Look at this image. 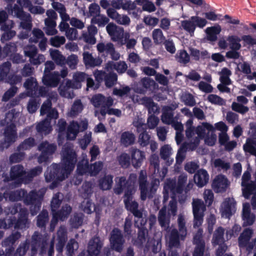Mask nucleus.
I'll return each instance as SVG.
<instances>
[{
	"instance_id": "f257e3e1",
	"label": "nucleus",
	"mask_w": 256,
	"mask_h": 256,
	"mask_svg": "<svg viewBox=\"0 0 256 256\" xmlns=\"http://www.w3.org/2000/svg\"><path fill=\"white\" fill-rule=\"evenodd\" d=\"M78 155L71 145H64L62 150L60 163L52 164L48 168L44 176L46 182H52L51 188L58 186L59 182L67 178L74 170Z\"/></svg>"
},
{
	"instance_id": "f03ea898",
	"label": "nucleus",
	"mask_w": 256,
	"mask_h": 256,
	"mask_svg": "<svg viewBox=\"0 0 256 256\" xmlns=\"http://www.w3.org/2000/svg\"><path fill=\"white\" fill-rule=\"evenodd\" d=\"M4 196L5 199L8 198V200L12 202L22 200L25 205L30 206V213L34 216L41 208L44 194L34 190L28 193L26 190L20 188L9 192H5Z\"/></svg>"
},
{
	"instance_id": "7ed1b4c3",
	"label": "nucleus",
	"mask_w": 256,
	"mask_h": 256,
	"mask_svg": "<svg viewBox=\"0 0 256 256\" xmlns=\"http://www.w3.org/2000/svg\"><path fill=\"white\" fill-rule=\"evenodd\" d=\"M137 180L136 175L131 174L128 179L124 176L116 178L115 181L117 182L116 187L113 188V191L117 194H121L124 191V202L126 209L132 212L138 208V203L132 201V195L136 191L135 184Z\"/></svg>"
},
{
	"instance_id": "20e7f679",
	"label": "nucleus",
	"mask_w": 256,
	"mask_h": 256,
	"mask_svg": "<svg viewBox=\"0 0 256 256\" xmlns=\"http://www.w3.org/2000/svg\"><path fill=\"white\" fill-rule=\"evenodd\" d=\"M14 110L9 112L6 114L4 120L8 124L4 128V140L0 141V150L3 151L4 148H8L17 138L16 128L14 124L12 123L14 118Z\"/></svg>"
},
{
	"instance_id": "39448f33",
	"label": "nucleus",
	"mask_w": 256,
	"mask_h": 256,
	"mask_svg": "<svg viewBox=\"0 0 256 256\" xmlns=\"http://www.w3.org/2000/svg\"><path fill=\"white\" fill-rule=\"evenodd\" d=\"M45 240L41 234L36 231L32 236L31 241L26 239L24 242H22L16 252L14 253V256H23L25 255L29 250L30 246V255L35 256L37 254L38 250L40 247L43 241Z\"/></svg>"
},
{
	"instance_id": "423d86ee",
	"label": "nucleus",
	"mask_w": 256,
	"mask_h": 256,
	"mask_svg": "<svg viewBox=\"0 0 256 256\" xmlns=\"http://www.w3.org/2000/svg\"><path fill=\"white\" fill-rule=\"evenodd\" d=\"M160 179L156 178L151 182L150 188H148L147 174L146 172L142 170L140 172L138 178L139 190L140 192V199L145 200L147 198H150L156 191L160 184Z\"/></svg>"
},
{
	"instance_id": "0eeeda50",
	"label": "nucleus",
	"mask_w": 256,
	"mask_h": 256,
	"mask_svg": "<svg viewBox=\"0 0 256 256\" xmlns=\"http://www.w3.org/2000/svg\"><path fill=\"white\" fill-rule=\"evenodd\" d=\"M91 102L95 108L100 107V114L102 116H104L106 114H112V98L109 96L106 98L100 94H96L92 96Z\"/></svg>"
},
{
	"instance_id": "6e6552de",
	"label": "nucleus",
	"mask_w": 256,
	"mask_h": 256,
	"mask_svg": "<svg viewBox=\"0 0 256 256\" xmlns=\"http://www.w3.org/2000/svg\"><path fill=\"white\" fill-rule=\"evenodd\" d=\"M192 206L194 214L193 226L196 228L200 226L203 222L206 206L204 202L200 199L194 200Z\"/></svg>"
},
{
	"instance_id": "1a4fd4ad",
	"label": "nucleus",
	"mask_w": 256,
	"mask_h": 256,
	"mask_svg": "<svg viewBox=\"0 0 256 256\" xmlns=\"http://www.w3.org/2000/svg\"><path fill=\"white\" fill-rule=\"evenodd\" d=\"M38 149L41 152L38 157V162H46L49 161L50 156L56 151V146L54 144H50L48 141H44L40 144Z\"/></svg>"
},
{
	"instance_id": "9d476101",
	"label": "nucleus",
	"mask_w": 256,
	"mask_h": 256,
	"mask_svg": "<svg viewBox=\"0 0 256 256\" xmlns=\"http://www.w3.org/2000/svg\"><path fill=\"white\" fill-rule=\"evenodd\" d=\"M21 237V234L18 232H12L8 236L5 238L2 242V244L6 247L5 252L8 255L12 256L14 252V245L16 242Z\"/></svg>"
},
{
	"instance_id": "9b49d317",
	"label": "nucleus",
	"mask_w": 256,
	"mask_h": 256,
	"mask_svg": "<svg viewBox=\"0 0 256 256\" xmlns=\"http://www.w3.org/2000/svg\"><path fill=\"white\" fill-rule=\"evenodd\" d=\"M125 239L122 231L118 228H113V250L121 252L124 248Z\"/></svg>"
},
{
	"instance_id": "f8f14e48",
	"label": "nucleus",
	"mask_w": 256,
	"mask_h": 256,
	"mask_svg": "<svg viewBox=\"0 0 256 256\" xmlns=\"http://www.w3.org/2000/svg\"><path fill=\"white\" fill-rule=\"evenodd\" d=\"M44 84L48 87L56 88L60 82V75L58 72L44 74L42 77Z\"/></svg>"
},
{
	"instance_id": "ddd939ff",
	"label": "nucleus",
	"mask_w": 256,
	"mask_h": 256,
	"mask_svg": "<svg viewBox=\"0 0 256 256\" xmlns=\"http://www.w3.org/2000/svg\"><path fill=\"white\" fill-rule=\"evenodd\" d=\"M236 202L234 198H226L222 203V217L230 218L235 212Z\"/></svg>"
},
{
	"instance_id": "4468645a",
	"label": "nucleus",
	"mask_w": 256,
	"mask_h": 256,
	"mask_svg": "<svg viewBox=\"0 0 256 256\" xmlns=\"http://www.w3.org/2000/svg\"><path fill=\"white\" fill-rule=\"evenodd\" d=\"M182 233L176 228H172L170 234L168 238V246L170 248H176L180 246V241L184 240L186 238V234H184L182 236Z\"/></svg>"
},
{
	"instance_id": "2eb2a0df",
	"label": "nucleus",
	"mask_w": 256,
	"mask_h": 256,
	"mask_svg": "<svg viewBox=\"0 0 256 256\" xmlns=\"http://www.w3.org/2000/svg\"><path fill=\"white\" fill-rule=\"evenodd\" d=\"M94 75L98 85L104 81L106 87H112V72L107 74L104 71L96 70L94 72Z\"/></svg>"
},
{
	"instance_id": "dca6fc26",
	"label": "nucleus",
	"mask_w": 256,
	"mask_h": 256,
	"mask_svg": "<svg viewBox=\"0 0 256 256\" xmlns=\"http://www.w3.org/2000/svg\"><path fill=\"white\" fill-rule=\"evenodd\" d=\"M252 130L254 129L252 132V136L253 139L247 138L246 143L244 145L243 148L245 152H248L252 156H256V127L250 126Z\"/></svg>"
},
{
	"instance_id": "f3484780",
	"label": "nucleus",
	"mask_w": 256,
	"mask_h": 256,
	"mask_svg": "<svg viewBox=\"0 0 256 256\" xmlns=\"http://www.w3.org/2000/svg\"><path fill=\"white\" fill-rule=\"evenodd\" d=\"M68 240L67 232L65 228L60 226L57 232V240L56 248V251L61 254Z\"/></svg>"
},
{
	"instance_id": "a211bd4d",
	"label": "nucleus",
	"mask_w": 256,
	"mask_h": 256,
	"mask_svg": "<svg viewBox=\"0 0 256 256\" xmlns=\"http://www.w3.org/2000/svg\"><path fill=\"white\" fill-rule=\"evenodd\" d=\"M131 162L135 168H140L145 158L144 152L138 149L132 148L130 150Z\"/></svg>"
},
{
	"instance_id": "6ab92c4d",
	"label": "nucleus",
	"mask_w": 256,
	"mask_h": 256,
	"mask_svg": "<svg viewBox=\"0 0 256 256\" xmlns=\"http://www.w3.org/2000/svg\"><path fill=\"white\" fill-rule=\"evenodd\" d=\"M102 244L98 237L92 238L89 241L87 252L89 256H98L100 253Z\"/></svg>"
},
{
	"instance_id": "aec40b11",
	"label": "nucleus",
	"mask_w": 256,
	"mask_h": 256,
	"mask_svg": "<svg viewBox=\"0 0 256 256\" xmlns=\"http://www.w3.org/2000/svg\"><path fill=\"white\" fill-rule=\"evenodd\" d=\"M194 180L198 186L202 188L208 183L209 174L206 170L202 168L197 170L195 173Z\"/></svg>"
},
{
	"instance_id": "412c9836",
	"label": "nucleus",
	"mask_w": 256,
	"mask_h": 256,
	"mask_svg": "<svg viewBox=\"0 0 256 256\" xmlns=\"http://www.w3.org/2000/svg\"><path fill=\"white\" fill-rule=\"evenodd\" d=\"M155 82L149 78H142L138 84L134 88L135 92L140 94H144L148 89L155 84Z\"/></svg>"
},
{
	"instance_id": "4be33fe9",
	"label": "nucleus",
	"mask_w": 256,
	"mask_h": 256,
	"mask_svg": "<svg viewBox=\"0 0 256 256\" xmlns=\"http://www.w3.org/2000/svg\"><path fill=\"white\" fill-rule=\"evenodd\" d=\"M212 185L217 192H224L228 186V178L224 175H218L213 180Z\"/></svg>"
},
{
	"instance_id": "5701e85b",
	"label": "nucleus",
	"mask_w": 256,
	"mask_h": 256,
	"mask_svg": "<svg viewBox=\"0 0 256 256\" xmlns=\"http://www.w3.org/2000/svg\"><path fill=\"white\" fill-rule=\"evenodd\" d=\"M175 108L170 106H165L162 107L161 120L163 123L170 124L174 122V111Z\"/></svg>"
},
{
	"instance_id": "b1692460",
	"label": "nucleus",
	"mask_w": 256,
	"mask_h": 256,
	"mask_svg": "<svg viewBox=\"0 0 256 256\" xmlns=\"http://www.w3.org/2000/svg\"><path fill=\"white\" fill-rule=\"evenodd\" d=\"M26 172L22 166L18 164L12 167L10 172V176L12 180H18L21 183L24 179Z\"/></svg>"
},
{
	"instance_id": "393cba45",
	"label": "nucleus",
	"mask_w": 256,
	"mask_h": 256,
	"mask_svg": "<svg viewBox=\"0 0 256 256\" xmlns=\"http://www.w3.org/2000/svg\"><path fill=\"white\" fill-rule=\"evenodd\" d=\"M28 222V212L26 208H21L18 214V218L16 220L14 226L15 229H22L26 226Z\"/></svg>"
},
{
	"instance_id": "a878e982",
	"label": "nucleus",
	"mask_w": 256,
	"mask_h": 256,
	"mask_svg": "<svg viewBox=\"0 0 256 256\" xmlns=\"http://www.w3.org/2000/svg\"><path fill=\"white\" fill-rule=\"evenodd\" d=\"M24 85L28 90V96L31 97L37 96L38 83L36 79L30 77L26 80Z\"/></svg>"
},
{
	"instance_id": "bb28decb",
	"label": "nucleus",
	"mask_w": 256,
	"mask_h": 256,
	"mask_svg": "<svg viewBox=\"0 0 256 256\" xmlns=\"http://www.w3.org/2000/svg\"><path fill=\"white\" fill-rule=\"evenodd\" d=\"M124 28L113 24V42H118L121 44H124L129 36L128 34H126L124 39Z\"/></svg>"
},
{
	"instance_id": "cd10ccee",
	"label": "nucleus",
	"mask_w": 256,
	"mask_h": 256,
	"mask_svg": "<svg viewBox=\"0 0 256 256\" xmlns=\"http://www.w3.org/2000/svg\"><path fill=\"white\" fill-rule=\"evenodd\" d=\"M88 76V74H85L84 72H78L75 73L73 76V80L74 82L72 83L70 80H68L66 82V86L67 87H72V88H78V87L81 86L80 83L82 82H84L86 78H87V76Z\"/></svg>"
},
{
	"instance_id": "c85d7f7f",
	"label": "nucleus",
	"mask_w": 256,
	"mask_h": 256,
	"mask_svg": "<svg viewBox=\"0 0 256 256\" xmlns=\"http://www.w3.org/2000/svg\"><path fill=\"white\" fill-rule=\"evenodd\" d=\"M84 62L86 65H88L90 66H99L102 63L101 58H94L91 54L88 52H84L83 54Z\"/></svg>"
},
{
	"instance_id": "c756f323",
	"label": "nucleus",
	"mask_w": 256,
	"mask_h": 256,
	"mask_svg": "<svg viewBox=\"0 0 256 256\" xmlns=\"http://www.w3.org/2000/svg\"><path fill=\"white\" fill-rule=\"evenodd\" d=\"M253 231L250 228H246L240 234L238 238V246H245L252 236Z\"/></svg>"
},
{
	"instance_id": "7c9ffc66",
	"label": "nucleus",
	"mask_w": 256,
	"mask_h": 256,
	"mask_svg": "<svg viewBox=\"0 0 256 256\" xmlns=\"http://www.w3.org/2000/svg\"><path fill=\"white\" fill-rule=\"evenodd\" d=\"M72 210V207L69 204H66L62 206L60 210H56L54 213L59 218L60 220L64 221L68 217Z\"/></svg>"
},
{
	"instance_id": "2f4dec72",
	"label": "nucleus",
	"mask_w": 256,
	"mask_h": 256,
	"mask_svg": "<svg viewBox=\"0 0 256 256\" xmlns=\"http://www.w3.org/2000/svg\"><path fill=\"white\" fill-rule=\"evenodd\" d=\"M242 189L243 196L246 198L248 199L252 194H254L256 191V182L250 181V182L246 184L245 185L242 186Z\"/></svg>"
},
{
	"instance_id": "473e14b6",
	"label": "nucleus",
	"mask_w": 256,
	"mask_h": 256,
	"mask_svg": "<svg viewBox=\"0 0 256 256\" xmlns=\"http://www.w3.org/2000/svg\"><path fill=\"white\" fill-rule=\"evenodd\" d=\"M158 222L162 228H168L170 226V218L166 214V209L162 208L158 212Z\"/></svg>"
},
{
	"instance_id": "72a5a7b5",
	"label": "nucleus",
	"mask_w": 256,
	"mask_h": 256,
	"mask_svg": "<svg viewBox=\"0 0 256 256\" xmlns=\"http://www.w3.org/2000/svg\"><path fill=\"white\" fill-rule=\"evenodd\" d=\"M116 7L118 8H122L125 10H134L136 8V4L134 2H132L130 0L124 2L123 0H118V4L113 0V8Z\"/></svg>"
},
{
	"instance_id": "f704fd0d",
	"label": "nucleus",
	"mask_w": 256,
	"mask_h": 256,
	"mask_svg": "<svg viewBox=\"0 0 256 256\" xmlns=\"http://www.w3.org/2000/svg\"><path fill=\"white\" fill-rule=\"evenodd\" d=\"M36 129L38 132L44 134H49L52 130L50 122L45 119L37 124Z\"/></svg>"
},
{
	"instance_id": "c9c22d12",
	"label": "nucleus",
	"mask_w": 256,
	"mask_h": 256,
	"mask_svg": "<svg viewBox=\"0 0 256 256\" xmlns=\"http://www.w3.org/2000/svg\"><path fill=\"white\" fill-rule=\"evenodd\" d=\"M224 230L222 226L218 227L215 230L212 236V243L214 245H218L224 242Z\"/></svg>"
},
{
	"instance_id": "e433bc0d",
	"label": "nucleus",
	"mask_w": 256,
	"mask_h": 256,
	"mask_svg": "<svg viewBox=\"0 0 256 256\" xmlns=\"http://www.w3.org/2000/svg\"><path fill=\"white\" fill-rule=\"evenodd\" d=\"M134 140V135L129 132H124L121 135L120 142L124 146H128L132 144Z\"/></svg>"
},
{
	"instance_id": "4c0bfd02",
	"label": "nucleus",
	"mask_w": 256,
	"mask_h": 256,
	"mask_svg": "<svg viewBox=\"0 0 256 256\" xmlns=\"http://www.w3.org/2000/svg\"><path fill=\"white\" fill-rule=\"evenodd\" d=\"M52 60L58 65L63 66L65 65L66 58L58 50H52L50 52Z\"/></svg>"
},
{
	"instance_id": "58836bf2",
	"label": "nucleus",
	"mask_w": 256,
	"mask_h": 256,
	"mask_svg": "<svg viewBox=\"0 0 256 256\" xmlns=\"http://www.w3.org/2000/svg\"><path fill=\"white\" fill-rule=\"evenodd\" d=\"M45 25L46 26V33L48 36H54L57 34L58 31L56 29V20L50 18H46L44 20Z\"/></svg>"
},
{
	"instance_id": "ea45409f",
	"label": "nucleus",
	"mask_w": 256,
	"mask_h": 256,
	"mask_svg": "<svg viewBox=\"0 0 256 256\" xmlns=\"http://www.w3.org/2000/svg\"><path fill=\"white\" fill-rule=\"evenodd\" d=\"M90 166L88 161L87 159L83 158L80 160L77 164V172L80 175L84 174H89Z\"/></svg>"
},
{
	"instance_id": "a19ab883",
	"label": "nucleus",
	"mask_w": 256,
	"mask_h": 256,
	"mask_svg": "<svg viewBox=\"0 0 256 256\" xmlns=\"http://www.w3.org/2000/svg\"><path fill=\"white\" fill-rule=\"evenodd\" d=\"M36 146V141L34 138L30 137L26 138L18 146V150H28Z\"/></svg>"
},
{
	"instance_id": "79ce46f5",
	"label": "nucleus",
	"mask_w": 256,
	"mask_h": 256,
	"mask_svg": "<svg viewBox=\"0 0 256 256\" xmlns=\"http://www.w3.org/2000/svg\"><path fill=\"white\" fill-rule=\"evenodd\" d=\"M181 26L184 30L189 32L191 36L194 34V32L196 28V24H194V20H184L181 21Z\"/></svg>"
},
{
	"instance_id": "37998d69",
	"label": "nucleus",
	"mask_w": 256,
	"mask_h": 256,
	"mask_svg": "<svg viewBox=\"0 0 256 256\" xmlns=\"http://www.w3.org/2000/svg\"><path fill=\"white\" fill-rule=\"evenodd\" d=\"M113 20L118 24L128 25L130 23V18L126 15L120 14L116 10L113 9Z\"/></svg>"
},
{
	"instance_id": "c03bdc74",
	"label": "nucleus",
	"mask_w": 256,
	"mask_h": 256,
	"mask_svg": "<svg viewBox=\"0 0 256 256\" xmlns=\"http://www.w3.org/2000/svg\"><path fill=\"white\" fill-rule=\"evenodd\" d=\"M36 225L39 228H44L48 220V214L46 210H42L37 216Z\"/></svg>"
},
{
	"instance_id": "a18cd8bd",
	"label": "nucleus",
	"mask_w": 256,
	"mask_h": 256,
	"mask_svg": "<svg viewBox=\"0 0 256 256\" xmlns=\"http://www.w3.org/2000/svg\"><path fill=\"white\" fill-rule=\"evenodd\" d=\"M152 36L156 44H161L166 40V38L160 28L154 29L152 31Z\"/></svg>"
},
{
	"instance_id": "49530a36",
	"label": "nucleus",
	"mask_w": 256,
	"mask_h": 256,
	"mask_svg": "<svg viewBox=\"0 0 256 256\" xmlns=\"http://www.w3.org/2000/svg\"><path fill=\"white\" fill-rule=\"evenodd\" d=\"M228 42L230 49H235V50H240L241 48V44L240 43L241 40L236 36H229L226 38Z\"/></svg>"
},
{
	"instance_id": "de8ad7c7",
	"label": "nucleus",
	"mask_w": 256,
	"mask_h": 256,
	"mask_svg": "<svg viewBox=\"0 0 256 256\" xmlns=\"http://www.w3.org/2000/svg\"><path fill=\"white\" fill-rule=\"evenodd\" d=\"M112 184V175L104 176L99 180L100 188L102 190H107L111 188Z\"/></svg>"
},
{
	"instance_id": "09e8293b",
	"label": "nucleus",
	"mask_w": 256,
	"mask_h": 256,
	"mask_svg": "<svg viewBox=\"0 0 256 256\" xmlns=\"http://www.w3.org/2000/svg\"><path fill=\"white\" fill-rule=\"evenodd\" d=\"M220 27L212 26L206 28L208 38L211 41H216L217 40V34L220 32Z\"/></svg>"
},
{
	"instance_id": "8fccbe9b",
	"label": "nucleus",
	"mask_w": 256,
	"mask_h": 256,
	"mask_svg": "<svg viewBox=\"0 0 256 256\" xmlns=\"http://www.w3.org/2000/svg\"><path fill=\"white\" fill-rule=\"evenodd\" d=\"M177 61L181 64H186L190 60V56L184 50H180L176 54Z\"/></svg>"
},
{
	"instance_id": "3c124183",
	"label": "nucleus",
	"mask_w": 256,
	"mask_h": 256,
	"mask_svg": "<svg viewBox=\"0 0 256 256\" xmlns=\"http://www.w3.org/2000/svg\"><path fill=\"white\" fill-rule=\"evenodd\" d=\"M102 167L103 163L100 161L90 164L89 174L90 176H96L102 170Z\"/></svg>"
},
{
	"instance_id": "603ef678",
	"label": "nucleus",
	"mask_w": 256,
	"mask_h": 256,
	"mask_svg": "<svg viewBox=\"0 0 256 256\" xmlns=\"http://www.w3.org/2000/svg\"><path fill=\"white\" fill-rule=\"evenodd\" d=\"M12 64L7 62L0 65V80H4L10 72Z\"/></svg>"
},
{
	"instance_id": "864d4df0",
	"label": "nucleus",
	"mask_w": 256,
	"mask_h": 256,
	"mask_svg": "<svg viewBox=\"0 0 256 256\" xmlns=\"http://www.w3.org/2000/svg\"><path fill=\"white\" fill-rule=\"evenodd\" d=\"M17 51V46L14 42H10L6 44L2 50V52L6 56H10Z\"/></svg>"
},
{
	"instance_id": "5fc2aeb1",
	"label": "nucleus",
	"mask_w": 256,
	"mask_h": 256,
	"mask_svg": "<svg viewBox=\"0 0 256 256\" xmlns=\"http://www.w3.org/2000/svg\"><path fill=\"white\" fill-rule=\"evenodd\" d=\"M83 110V106L80 100H76L72 106L70 114L75 116L82 112Z\"/></svg>"
},
{
	"instance_id": "6e6d98bb",
	"label": "nucleus",
	"mask_w": 256,
	"mask_h": 256,
	"mask_svg": "<svg viewBox=\"0 0 256 256\" xmlns=\"http://www.w3.org/2000/svg\"><path fill=\"white\" fill-rule=\"evenodd\" d=\"M187 176L186 175H180L178 176V183L176 184V194H180L182 193L186 184L187 182Z\"/></svg>"
},
{
	"instance_id": "4d7b16f0",
	"label": "nucleus",
	"mask_w": 256,
	"mask_h": 256,
	"mask_svg": "<svg viewBox=\"0 0 256 256\" xmlns=\"http://www.w3.org/2000/svg\"><path fill=\"white\" fill-rule=\"evenodd\" d=\"M108 18L106 16L98 14L92 17L91 20L92 24H98L99 26H104L108 22Z\"/></svg>"
},
{
	"instance_id": "13d9d810",
	"label": "nucleus",
	"mask_w": 256,
	"mask_h": 256,
	"mask_svg": "<svg viewBox=\"0 0 256 256\" xmlns=\"http://www.w3.org/2000/svg\"><path fill=\"white\" fill-rule=\"evenodd\" d=\"M78 248V243L74 239H70L66 246V256H73L74 251Z\"/></svg>"
},
{
	"instance_id": "bf43d9fd",
	"label": "nucleus",
	"mask_w": 256,
	"mask_h": 256,
	"mask_svg": "<svg viewBox=\"0 0 256 256\" xmlns=\"http://www.w3.org/2000/svg\"><path fill=\"white\" fill-rule=\"evenodd\" d=\"M70 224L72 228H78L83 222L82 216L80 214H74L70 220Z\"/></svg>"
},
{
	"instance_id": "052dcab7",
	"label": "nucleus",
	"mask_w": 256,
	"mask_h": 256,
	"mask_svg": "<svg viewBox=\"0 0 256 256\" xmlns=\"http://www.w3.org/2000/svg\"><path fill=\"white\" fill-rule=\"evenodd\" d=\"M82 203V206L83 208V210L84 212L90 214L94 210V204L92 202V200L86 198Z\"/></svg>"
},
{
	"instance_id": "680f3d73",
	"label": "nucleus",
	"mask_w": 256,
	"mask_h": 256,
	"mask_svg": "<svg viewBox=\"0 0 256 256\" xmlns=\"http://www.w3.org/2000/svg\"><path fill=\"white\" fill-rule=\"evenodd\" d=\"M78 62V57L76 54H72L66 58L65 64L68 65L72 70L75 69Z\"/></svg>"
},
{
	"instance_id": "e2e57ef3",
	"label": "nucleus",
	"mask_w": 256,
	"mask_h": 256,
	"mask_svg": "<svg viewBox=\"0 0 256 256\" xmlns=\"http://www.w3.org/2000/svg\"><path fill=\"white\" fill-rule=\"evenodd\" d=\"M150 138L148 133L140 134L138 138V142L142 147L146 146L150 143Z\"/></svg>"
},
{
	"instance_id": "0e129e2a",
	"label": "nucleus",
	"mask_w": 256,
	"mask_h": 256,
	"mask_svg": "<svg viewBox=\"0 0 256 256\" xmlns=\"http://www.w3.org/2000/svg\"><path fill=\"white\" fill-rule=\"evenodd\" d=\"M118 160L119 164L122 168H127L130 165V157L126 153L122 154L118 158Z\"/></svg>"
},
{
	"instance_id": "69168bd1",
	"label": "nucleus",
	"mask_w": 256,
	"mask_h": 256,
	"mask_svg": "<svg viewBox=\"0 0 256 256\" xmlns=\"http://www.w3.org/2000/svg\"><path fill=\"white\" fill-rule=\"evenodd\" d=\"M176 180L168 178L164 186V190H170L174 194H176Z\"/></svg>"
},
{
	"instance_id": "338daca9",
	"label": "nucleus",
	"mask_w": 256,
	"mask_h": 256,
	"mask_svg": "<svg viewBox=\"0 0 256 256\" xmlns=\"http://www.w3.org/2000/svg\"><path fill=\"white\" fill-rule=\"evenodd\" d=\"M214 164L215 168L218 169L223 170H228L230 168L229 162H226L220 158H217L214 160Z\"/></svg>"
},
{
	"instance_id": "774afa93",
	"label": "nucleus",
	"mask_w": 256,
	"mask_h": 256,
	"mask_svg": "<svg viewBox=\"0 0 256 256\" xmlns=\"http://www.w3.org/2000/svg\"><path fill=\"white\" fill-rule=\"evenodd\" d=\"M172 148L168 144L162 146L160 150V158L164 160L168 159L172 154Z\"/></svg>"
}]
</instances>
